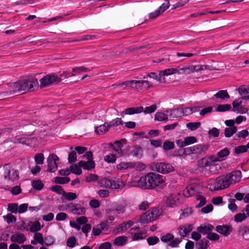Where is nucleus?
I'll return each instance as SVG.
<instances>
[{"mask_svg": "<svg viewBox=\"0 0 249 249\" xmlns=\"http://www.w3.org/2000/svg\"><path fill=\"white\" fill-rule=\"evenodd\" d=\"M32 141L29 138L25 136H18L16 138V142L29 145L31 144L30 141Z\"/></svg>", "mask_w": 249, "mask_h": 249, "instance_id": "obj_33", "label": "nucleus"}, {"mask_svg": "<svg viewBox=\"0 0 249 249\" xmlns=\"http://www.w3.org/2000/svg\"><path fill=\"white\" fill-rule=\"evenodd\" d=\"M28 208V204L27 203H23L18 206V213H22L27 211Z\"/></svg>", "mask_w": 249, "mask_h": 249, "instance_id": "obj_63", "label": "nucleus"}, {"mask_svg": "<svg viewBox=\"0 0 249 249\" xmlns=\"http://www.w3.org/2000/svg\"><path fill=\"white\" fill-rule=\"evenodd\" d=\"M55 242L54 238L51 236H48L45 237L44 244L47 246H50L52 245Z\"/></svg>", "mask_w": 249, "mask_h": 249, "instance_id": "obj_58", "label": "nucleus"}, {"mask_svg": "<svg viewBox=\"0 0 249 249\" xmlns=\"http://www.w3.org/2000/svg\"><path fill=\"white\" fill-rule=\"evenodd\" d=\"M209 242L205 239H202L197 244L199 249H206L209 246Z\"/></svg>", "mask_w": 249, "mask_h": 249, "instance_id": "obj_47", "label": "nucleus"}, {"mask_svg": "<svg viewBox=\"0 0 249 249\" xmlns=\"http://www.w3.org/2000/svg\"><path fill=\"white\" fill-rule=\"evenodd\" d=\"M167 204L171 207H174L177 205V201L174 195H171L167 200Z\"/></svg>", "mask_w": 249, "mask_h": 249, "instance_id": "obj_41", "label": "nucleus"}, {"mask_svg": "<svg viewBox=\"0 0 249 249\" xmlns=\"http://www.w3.org/2000/svg\"><path fill=\"white\" fill-rule=\"evenodd\" d=\"M150 169L156 172L163 174L174 171V167L170 164L165 162H153L150 165Z\"/></svg>", "mask_w": 249, "mask_h": 249, "instance_id": "obj_6", "label": "nucleus"}, {"mask_svg": "<svg viewBox=\"0 0 249 249\" xmlns=\"http://www.w3.org/2000/svg\"><path fill=\"white\" fill-rule=\"evenodd\" d=\"M196 200L199 201V203L196 206V207L200 208L206 203V198L202 196H197L196 197Z\"/></svg>", "mask_w": 249, "mask_h": 249, "instance_id": "obj_53", "label": "nucleus"}, {"mask_svg": "<svg viewBox=\"0 0 249 249\" xmlns=\"http://www.w3.org/2000/svg\"><path fill=\"white\" fill-rule=\"evenodd\" d=\"M64 197L65 199L68 201L74 200L77 198V195L75 193L72 192H66L65 191L61 198Z\"/></svg>", "mask_w": 249, "mask_h": 249, "instance_id": "obj_34", "label": "nucleus"}, {"mask_svg": "<svg viewBox=\"0 0 249 249\" xmlns=\"http://www.w3.org/2000/svg\"><path fill=\"white\" fill-rule=\"evenodd\" d=\"M216 230L219 233L226 236L229 234L231 231L230 228L227 226H218L216 228Z\"/></svg>", "mask_w": 249, "mask_h": 249, "instance_id": "obj_28", "label": "nucleus"}, {"mask_svg": "<svg viewBox=\"0 0 249 249\" xmlns=\"http://www.w3.org/2000/svg\"><path fill=\"white\" fill-rule=\"evenodd\" d=\"M143 108L142 107H137L127 108L125 109L124 113L125 115H133L137 114L143 111Z\"/></svg>", "mask_w": 249, "mask_h": 249, "instance_id": "obj_24", "label": "nucleus"}, {"mask_svg": "<svg viewBox=\"0 0 249 249\" xmlns=\"http://www.w3.org/2000/svg\"><path fill=\"white\" fill-rule=\"evenodd\" d=\"M34 239L37 242L41 245L44 244L43 237L41 233L36 232L34 235Z\"/></svg>", "mask_w": 249, "mask_h": 249, "instance_id": "obj_57", "label": "nucleus"}, {"mask_svg": "<svg viewBox=\"0 0 249 249\" xmlns=\"http://www.w3.org/2000/svg\"><path fill=\"white\" fill-rule=\"evenodd\" d=\"M78 165L85 170H90L95 167V162L93 160L87 161L81 160L78 162Z\"/></svg>", "mask_w": 249, "mask_h": 249, "instance_id": "obj_22", "label": "nucleus"}, {"mask_svg": "<svg viewBox=\"0 0 249 249\" xmlns=\"http://www.w3.org/2000/svg\"><path fill=\"white\" fill-rule=\"evenodd\" d=\"M192 230V225L187 224L181 225L178 229V233L181 237H186L188 236Z\"/></svg>", "mask_w": 249, "mask_h": 249, "instance_id": "obj_16", "label": "nucleus"}, {"mask_svg": "<svg viewBox=\"0 0 249 249\" xmlns=\"http://www.w3.org/2000/svg\"><path fill=\"white\" fill-rule=\"evenodd\" d=\"M157 109V105L154 104L152 105L149 107H146L143 111L144 113L148 114L151 113L155 111Z\"/></svg>", "mask_w": 249, "mask_h": 249, "instance_id": "obj_59", "label": "nucleus"}, {"mask_svg": "<svg viewBox=\"0 0 249 249\" xmlns=\"http://www.w3.org/2000/svg\"><path fill=\"white\" fill-rule=\"evenodd\" d=\"M44 160V155L42 153H39L35 156V160L36 164H42Z\"/></svg>", "mask_w": 249, "mask_h": 249, "instance_id": "obj_51", "label": "nucleus"}, {"mask_svg": "<svg viewBox=\"0 0 249 249\" xmlns=\"http://www.w3.org/2000/svg\"><path fill=\"white\" fill-rule=\"evenodd\" d=\"M135 164L131 162H121L116 165L117 170H126L134 167Z\"/></svg>", "mask_w": 249, "mask_h": 249, "instance_id": "obj_25", "label": "nucleus"}, {"mask_svg": "<svg viewBox=\"0 0 249 249\" xmlns=\"http://www.w3.org/2000/svg\"><path fill=\"white\" fill-rule=\"evenodd\" d=\"M89 70L84 66L77 67L72 69V71L76 73H80L82 72L89 71Z\"/></svg>", "mask_w": 249, "mask_h": 249, "instance_id": "obj_56", "label": "nucleus"}, {"mask_svg": "<svg viewBox=\"0 0 249 249\" xmlns=\"http://www.w3.org/2000/svg\"><path fill=\"white\" fill-rule=\"evenodd\" d=\"M51 190L52 191L56 192L59 195H61L63 196L65 191L63 189L62 187L59 185H55L51 187Z\"/></svg>", "mask_w": 249, "mask_h": 249, "instance_id": "obj_54", "label": "nucleus"}, {"mask_svg": "<svg viewBox=\"0 0 249 249\" xmlns=\"http://www.w3.org/2000/svg\"><path fill=\"white\" fill-rule=\"evenodd\" d=\"M109 127H110L108 126L107 123H105L104 124L97 127L95 129V132L98 135L105 134L108 131Z\"/></svg>", "mask_w": 249, "mask_h": 249, "instance_id": "obj_29", "label": "nucleus"}, {"mask_svg": "<svg viewBox=\"0 0 249 249\" xmlns=\"http://www.w3.org/2000/svg\"><path fill=\"white\" fill-rule=\"evenodd\" d=\"M98 184L101 187L111 188L113 189H119L124 186V183L120 179L112 180L107 178L99 180Z\"/></svg>", "mask_w": 249, "mask_h": 249, "instance_id": "obj_8", "label": "nucleus"}, {"mask_svg": "<svg viewBox=\"0 0 249 249\" xmlns=\"http://www.w3.org/2000/svg\"><path fill=\"white\" fill-rule=\"evenodd\" d=\"M242 101L239 99L235 100L232 102V105L234 112L241 114L246 113L248 112V109L242 106Z\"/></svg>", "mask_w": 249, "mask_h": 249, "instance_id": "obj_15", "label": "nucleus"}, {"mask_svg": "<svg viewBox=\"0 0 249 249\" xmlns=\"http://www.w3.org/2000/svg\"><path fill=\"white\" fill-rule=\"evenodd\" d=\"M209 146L207 144H197L192 147L185 148L180 150V153L178 156H182L183 155H187L191 154H199L201 155L204 154L208 149Z\"/></svg>", "mask_w": 249, "mask_h": 249, "instance_id": "obj_5", "label": "nucleus"}, {"mask_svg": "<svg viewBox=\"0 0 249 249\" xmlns=\"http://www.w3.org/2000/svg\"><path fill=\"white\" fill-rule=\"evenodd\" d=\"M155 120L158 121H167L168 120V115L161 112H157L155 114Z\"/></svg>", "mask_w": 249, "mask_h": 249, "instance_id": "obj_37", "label": "nucleus"}, {"mask_svg": "<svg viewBox=\"0 0 249 249\" xmlns=\"http://www.w3.org/2000/svg\"><path fill=\"white\" fill-rule=\"evenodd\" d=\"M32 185L35 189L37 190H41L44 186L43 183L42 182L41 180L39 179L33 180Z\"/></svg>", "mask_w": 249, "mask_h": 249, "instance_id": "obj_40", "label": "nucleus"}, {"mask_svg": "<svg viewBox=\"0 0 249 249\" xmlns=\"http://www.w3.org/2000/svg\"><path fill=\"white\" fill-rule=\"evenodd\" d=\"M221 161L218 156H212L208 159H202L198 162V167L200 172L204 175H209L215 168L216 165L213 162Z\"/></svg>", "mask_w": 249, "mask_h": 249, "instance_id": "obj_2", "label": "nucleus"}, {"mask_svg": "<svg viewBox=\"0 0 249 249\" xmlns=\"http://www.w3.org/2000/svg\"><path fill=\"white\" fill-rule=\"evenodd\" d=\"M174 143L172 142L166 141L163 144V148L165 150H169L173 149Z\"/></svg>", "mask_w": 249, "mask_h": 249, "instance_id": "obj_60", "label": "nucleus"}, {"mask_svg": "<svg viewBox=\"0 0 249 249\" xmlns=\"http://www.w3.org/2000/svg\"><path fill=\"white\" fill-rule=\"evenodd\" d=\"M231 107L230 105H220L216 108V110L219 112H224L230 110Z\"/></svg>", "mask_w": 249, "mask_h": 249, "instance_id": "obj_52", "label": "nucleus"}, {"mask_svg": "<svg viewBox=\"0 0 249 249\" xmlns=\"http://www.w3.org/2000/svg\"><path fill=\"white\" fill-rule=\"evenodd\" d=\"M214 96L216 98H220L221 99H224L225 98H229L230 96L228 93V92L226 90H222L217 92L216 94H214Z\"/></svg>", "mask_w": 249, "mask_h": 249, "instance_id": "obj_38", "label": "nucleus"}, {"mask_svg": "<svg viewBox=\"0 0 249 249\" xmlns=\"http://www.w3.org/2000/svg\"><path fill=\"white\" fill-rule=\"evenodd\" d=\"M70 179L68 177H56L55 178V182L59 184H65L69 182Z\"/></svg>", "mask_w": 249, "mask_h": 249, "instance_id": "obj_50", "label": "nucleus"}, {"mask_svg": "<svg viewBox=\"0 0 249 249\" xmlns=\"http://www.w3.org/2000/svg\"><path fill=\"white\" fill-rule=\"evenodd\" d=\"M166 185L164 177L156 172H149L131 182L132 186L149 190L163 188Z\"/></svg>", "mask_w": 249, "mask_h": 249, "instance_id": "obj_1", "label": "nucleus"}, {"mask_svg": "<svg viewBox=\"0 0 249 249\" xmlns=\"http://www.w3.org/2000/svg\"><path fill=\"white\" fill-rule=\"evenodd\" d=\"M214 229V227L212 225L209 224H205L200 226H199L197 228V231L200 232L202 233L203 234H208L209 233H210Z\"/></svg>", "mask_w": 249, "mask_h": 249, "instance_id": "obj_20", "label": "nucleus"}, {"mask_svg": "<svg viewBox=\"0 0 249 249\" xmlns=\"http://www.w3.org/2000/svg\"><path fill=\"white\" fill-rule=\"evenodd\" d=\"M160 238L162 242L169 243V246L172 248H178L182 242L181 238H174V235L171 233L162 234L160 236Z\"/></svg>", "mask_w": 249, "mask_h": 249, "instance_id": "obj_10", "label": "nucleus"}, {"mask_svg": "<svg viewBox=\"0 0 249 249\" xmlns=\"http://www.w3.org/2000/svg\"><path fill=\"white\" fill-rule=\"evenodd\" d=\"M76 243V238L74 237H71L67 239V245L70 248H73Z\"/></svg>", "mask_w": 249, "mask_h": 249, "instance_id": "obj_62", "label": "nucleus"}, {"mask_svg": "<svg viewBox=\"0 0 249 249\" xmlns=\"http://www.w3.org/2000/svg\"><path fill=\"white\" fill-rule=\"evenodd\" d=\"M130 234L133 236V240H138L143 238V233L140 231L138 227L131 229Z\"/></svg>", "mask_w": 249, "mask_h": 249, "instance_id": "obj_19", "label": "nucleus"}, {"mask_svg": "<svg viewBox=\"0 0 249 249\" xmlns=\"http://www.w3.org/2000/svg\"><path fill=\"white\" fill-rule=\"evenodd\" d=\"M76 153L75 151H73L70 153L68 156V161L69 162H74L76 160Z\"/></svg>", "mask_w": 249, "mask_h": 249, "instance_id": "obj_64", "label": "nucleus"}, {"mask_svg": "<svg viewBox=\"0 0 249 249\" xmlns=\"http://www.w3.org/2000/svg\"><path fill=\"white\" fill-rule=\"evenodd\" d=\"M218 177L214 179H210L208 181V186L211 191H217L224 189L221 181Z\"/></svg>", "mask_w": 249, "mask_h": 249, "instance_id": "obj_14", "label": "nucleus"}, {"mask_svg": "<svg viewBox=\"0 0 249 249\" xmlns=\"http://www.w3.org/2000/svg\"><path fill=\"white\" fill-rule=\"evenodd\" d=\"M37 84V80L36 79L31 78L21 80L14 84L15 89L13 91L16 92L31 91L34 87L36 86Z\"/></svg>", "mask_w": 249, "mask_h": 249, "instance_id": "obj_4", "label": "nucleus"}, {"mask_svg": "<svg viewBox=\"0 0 249 249\" xmlns=\"http://www.w3.org/2000/svg\"><path fill=\"white\" fill-rule=\"evenodd\" d=\"M11 241L13 242H17L19 244L24 243L26 240L25 235L21 233H17L11 236Z\"/></svg>", "mask_w": 249, "mask_h": 249, "instance_id": "obj_23", "label": "nucleus"}, {"mask_svg": "<svg viewBox=\"0 0 249 249\" xmlns=\"http://www.w3.org/2000/svg\"><path fill=\"white\" fill-rule=\"evenodd\" d=\"M201 125L200 122H191L186 124V126L191 130H195L199 128Z\"/></svg>", "mask_w": 249, "mask_h": 249, "instance_id": "obj_42", "label": "nucleus"}, {"mask_svg": "<svg viewBox=\"0 0 249 249\" xmlns=\"http://www.w3.org/2000/svg\"><path fill=\"white\" fill-rule=\"evenodd\" d=\"M169 114L170 119L177 118L183 116V113L181 108H177L170 111H167Z\"/></svg>", "mask_w": 249, "mask_h": 249, "instance_id": "obj_26", "label": "nucleus"}, {"mask_svg": "<svg viewBox=\"0 0 249 249\" xmlns=\"http://www.w3.org/2000/svg\"><path fill=\"white\" fill-rule=\"evenodd\" d=\"M247 217V215L245 213H238L234 216V221L237 222H241L245 220Z\"/></svg>", "mask_w": 249, "mask_h": 249, "instance_id": "obj_43", "label": "nucleus"}, {"mask_svg": "<svg viewBox=\"0 0 249 249\" xmlns=\"http://www.w3.org/2000/svg\"><path fill=\"white\" fill-rule=\"evenodd\" d=\"M122 124H123V121L120 118H116V119L112 120L110 122L107 123L108 126L110 127L118 126Z\"/></svg>", "mask_w": 249, "mask_h": 249, "instance_id": "obj_48", "label": "nucleus"}, {"mask_svg": "<svg viewBox=\"0 0 249 249\" xmlns=\"http://www.w3.org/2000/svg\"><path fill=\"white\" fill-rule=\"evenodd\" d=\"M161 214L160 210L157 208H153L142 214L140 221L142 223H148L155 220Z\"/></svg>", "mask_w": 249, "mask_h": 249, "instance_id": "obj_7", "label": "nucleus"}, {"mask_svg": "<svg viewBox=\"0 0 249 249\" xmlns=\"http://www.w3.org/2000/svg\"><path fill=\"white\" fill-rule=\"evenodd\" d=\"M170 6L169 0H165L164 2L159 8L158 10L162 14Z\"/></svg>", "mask_w": 249, "mask_h": 249, "instance_id": "obj_55", "label": "nucleus"}, {"mask_svg": "<svg viewBox=\"0 0 249 249\" xmlns=\"http://www.w3.org/2000/svg\"><path fill=\"white\" fill-rule=\"evenodd\" d=\"M130 153L134 157L141 158L142 155V149L140 146H135Z\"/></svg>", "mask_w": 249, "mask_h": 249, "instance_id": "obj_31", "label": "nucleus"}, {"mask_svg": "<svg viewBox=\"0 0 249 249\" xmlns=\"http://www.w3.org/2000/svg\"><path fill=\"white\" fill-rule=\"evenodd\" d=\"M239 94L244 100H249V84L243 85L236 89Z\"/></svg>", "mask_w": 249, "mask_h": 249, "instance_id": "obj_18", "label": "nucleus"}, {"mask_svg": "<svg viewBox=\"0 0 249 249\" xmlns=\"http://www.w3.org/2000/svg\"><path fill=\"white\" fill-rule=\"evenodd\" d=\"M237 131L236 126L227 127L224 130V135L226 137H230L232 136Z\"/></svg>", "mask_w": 249, "mask_h": 249, "instance_id": "obj_32", "label": "nucleus"}, {"mask_svg": "<svg viewBox=\"0 0 249 249\" xmlns=\"http://www.w3.org/2000/svg\"><path fill=\"white\" fill-rule=\"evenodd\" d=\"M209 68V66L207 65H197L184 66L182 68L178 67L177 69L178 73L179 74H189L195 71L198 72Z\"/></svg>", "mask_w": 249, "mask_h": 249, "instance_id": "obj_9", "label": "nucleus"}, {"mask_svg": "<svg viewBox=\"0 0 249 249\" xmlns=\"http://www.w3.org/2000/svg\"><path fill=\"white\" fill-rule=\"evenodd\" d=\"M133 224L134 222L132 220H129L126 222H124L123 223L120 224L118 227H116L113 230L112 232L115 234L121 233L130 228L133 225Z\"/></svg>", "mask_w": 249, "mask_h": 249, "instance_id": "obj_17", "label": "nucleus"}, {"mask_svg": "<svg viewBox=\"0 0 249 249\" xmlns=\"http://www.w3.org/2000/svg\"><path fill=\"white\" fill-rule=\"evenodd\" d=\"M77 164H72L70 167V170L72 173L76 175H81L82 174V170Z\"/></svg>", "mask_w": 249, "mask_h": 249, "instance_id": "obj_46", "label": "nucleus"}, {"mask_svg": "<svg viewBox=\"0 0 249 249\" xmlns=\"http://www.w3.org/2000/svg\"><path fill=\"white\" fill-rule=\"evenodd\" d=\"M59 160L58 157L54 154H50L47 158L49 171L51 172H55L57 169L56 161Z\"/></svg>", "mask_w": 249, "mask_h": 249, "instance_id": "obj_13", "label": "nucleus"}, {"mask_svg": "<svg viewBox=\"0 0 249 249\" xmlns=\"http://www.w3.org/2000/svg\"><path fill=\"white\" fill-rule=\"evenodd\" d=\"M7 210L12 213H18V204L17 203H9L8 205Z\"/></svg>", "mask_w": 249, "mask_h": 249, "instance_id": "obj_45", "label": "nucleus"}, {"mask_svg": "<svg viewBox=\"0 0 249 249\" xmlns=\"http://www.w3.org/2000/svg\"><path fill=\"white\" fill-rule=\"evenodd\" d=\"M196 192V190L195 187L193 186L187 187L183 191L184 195L186 197H189L194 195Z\"/></svg>", "mask_w": 249, "mask_h": 249, "instance_id": "obj_35", "label": "nucleus"}, {"mask_svg": "<svg viewBox=\"0 0 249 249\" xmlns=\"http://www.w3.org/2000/svg\"><path fill=\"white\" fill-rule=\"evenodd\" d=\"M127 241V237L124 236H120L116 238L114 240V244L118 246L124 245Z\"/></svg>", "mask_w": 249, "mask_h": 249, "instance_id": "obj_30", "label": "nucleus"}, {"mask_svg": "<svg viewBox=\"0 0 249 249\" xmlns=\"http://www.w3.org/2000/svg\"><path fill=\"white\" fill-rule=\"evenodd\" d=\"M230 154V151L227 148H225L217 153V155L219 158L221 159V161L225 160L226 157Z\"/></svg>", "mask_w": 249, "mask_h": 249, "instance_id": "obj_36", "label": "nucleus"}, {"mask_svg": "<svg viewBox=\"0 0 249 249\" xmlns=\"http://www.w3.org/2000/svg\"><path fill=\"white\" fill-rule=\"evenodd\" d=\"M104 160L108 163H113L116 160V156L114 154L107 155L105 157Z\"/></svg>", "mask_w": 249, "mask_h": 249, "instance_id": "obj_61", "label": "nucleus"}, {"mask_svg": "<svg viewBox=\"0 0 249 249\" xmlns=\"http://www.w3.org/2000/svg\"><path fill=\"white\" fill-rule=\"evenodd\" d=\"M160 73H161L162 77H164L165 75H169L172 74L178 73L177 68H171L164 70L163 71H160Z\"/></svg>", "mask_w": 249, "mask_h": 249, "instance_id": "obj_39", "label": "nucleus"}, {"mask_svg": "<svg viewBox=\"0 0 249 249\" xmlns=\"http://www.w3.org/2000/svg\"><path fill=\"white\" fill-rule=\"evenodd\" d=\"M4 178L9 181H14L18 178V171L13 169L9 164L3 166Z\"/></svg>", "mask_w": 249, "mask_h": 249, "instance_id": "obj_11", "label": "nucleus"}, {"mask_svg": "<svg viewBox=\"0 0 249 249\" xmlns=\"http://www.w3.org/2000/svg\"><path fill=\"white\" fill-rule=\"evenodd\" d=\"M197 142V139L194 136L187 137L184 139V143L186 146L194 144Z\"/></svg>", "mask_w": 249, "mask_h": 249, "instance_id": "obj_49", "label": "nucleus"}, {"mask_svg": "<svg viewBox=\"0 0 249 249\" xmlns=\"http://www.w3.org/2000/svg\"><path fill=\"white\" fill-rule=\"evenodd\" d=\"M112 147L115 155L118 157H121L123 154V151L122 149L123 144L120 141H116L112 145Z\"/></svg>", "mask_w": 249, "mask_h": 249, "instance_id": "obj_21", "label": "nucleus"}, {"mask_svg": "<svg viewBox=\"0 0 249 249\" xmlns=\"http://www.w3.org/2000/svg\"><path fill=\"white\" fill-rule=\"evenodd\" d=\"M220 181H221L224 188H227L230 185L235 183L240 180L241 173L240 171L236 170L231 173L222 175L218 177Z\"/></svg>", "mask_w": 249, "mask_h": 249, "instance_id": "obj_3", "label": "nucleus"}, {"mask_svg": "<svg viewBox=\"0 0 249 249\" xmlns=\"http://www.w3.org/2000/svg\"><path fill=\"white\" fill-rule=\"evenodd\" d=\"M62 80L61 77L54 75H47L40 80V86L45 87L55 83L59 82Z\"/></svg>", "mask_w": 249, "mask_h": 249, "instance_id": "obj_12", "label": "nucleus"}, {"mask_svg": "<svg viewBox=\"0 0 249 249\" xmlns=\"http://www.w3.org/2000/svg\"><path fill=\"white\" fill-rule=\"evenodd\" d=\"M147 77L154 79L161 83L164 82L165 80L164 77H162L161 73H160V71L159 73L153 72H149L147 74Z\"/></svg>", "mask_w": 249, "mask_h": 249, "instance_id": "obj_27", "label": "nucleus"}, {"mask_svg": "<svg viewBox=\"0 0 249 249\" xmlns=\"http://www.w3.org/2000/svg\"><path fill=\"white\" fill-rule=\"evenodd\" d=\"M122 86H125L126 87H130L134 89V80L130 81H126L122 83L118 84L117 85H113L112 87H120Z\"/></svg>", "mask_w": 249, "mask_h": 249, "instance_id": "obj_44", "label": "nucleus"}]
</instances>
